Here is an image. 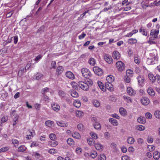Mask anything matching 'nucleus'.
<instances>
[{
	"mask_svg": "<svg viewBox=\"0 0 160 160\" xmlns=\"http://www.w3.org/2000/svg\"><path fill=\"white\" fill-rule=\"evenodd\" d=\"M48 152L51 154H53L57 152V151L56 149L53 148L51 149L48 150Z\"/></svg>",
	"mask_w": 160,
	"mask_h": 160,
	"instance_id": "obj_53",
	"label": "nucleus"
},
{
	"mask_svg": "<svg viewBox=\"0 0 160 160\" xmlns=\"http://www.w3.org/2000/svg\"><path fill=\"white\" fill-rule=\"evenodd\" d=\"M39 145L38 143L36 141H34L32 142L31 145L30 147L32 148L33 147H36Z\"/></svg>",
	"mask_w": 160,
	"mask_h": 160,
	"instance_id": "obj_51",
	"label": "nucleus"
},
{
	"mask_svg": "<svg viewBox=\"0 0 160 160\" xmlns=\"http://www.w3.org/2000/svg\"><path fill=\"white\" fill-rule=\"evenodd\" d=\"M147 92L148 94L151 96H153L155 95V92L152 88L149 87L147 89Z\"/></svg>",
	"mask_w": 160,
	"mask_h": 160,
	"instance_id": "obj_18",
	"label": "nucleus"
},
{
	"mask_svg": "<svg viewBox=\"0 0 160 160\" xmlns=\"http://www.w3.org/2000/svg\"><path fill=\"white\" fill-rule=\"evenodd\" d=\"M95 148L98 150L101 151L103 148V146L99 143H97L95 144Z\"/></svg>",
	"mask_w": 160,
	"mask_h": 160,
	"instance_id": "obj_20",
	"label": "nucleus"
},
{
	"mask_svg": "<svg viewBox=\"0 0 160 160\" xmlns=\"http://www.w3.org/2000/svg\"><path fill=\"white\" fill-rule=\"evenodd\" d=\"M147 141L149 143H151L153 142V139L151 137H148L147 138Z\"/></svg>",
	"mask_w": 160,
	"mask_h": 160,
	"instance_id": "obj_63",
	"label": "nucleus"
},
{
	"mask_svg": "<svg viewBox=\"0 0 160 160\" xmlns=\"http://www.w3.org/2000/svg\"><path fill=\"white\" fill-rule=\"evenodd\" d=\"M134 60L135 62L138 64H139L141 62L140 59L138 57H135L134 58Z\"/></svg>",
	"mask_w": 160,
	"mask_h": 160,
	"instance_id": "obj_49",
	"label": "nucleus"
},
{
	"mask_svg": "<svg viewBox=\"0 0 160 160\" xmlns=\"http://www.w3.org/2000/svg\"><path fill=\"white\" fill-rule=\"evenodd\" d=\"M76 115L77 117H80L83 115V113L81 111L77 110L76 112Z\"/></svg>",
	"mask_w": 160,
	"mask_h": 160,
	"instance_id": "obj_40",
	"label": "nucleus"
},
{
	"mask_svg": "<svg viewBox=\"0 0 160 160\" xmlns=\"http://www.w3.org/2000/svg\"><path fill=\"white\" fill-rule=\"evenodd\" d=\"M57 123L58 125L61 127H66L67 125V124L66 123L62 121H57Z\"/></svg>",
	"mask_w": 160,
	"mask_h": 160,
	"instance_id": "obj_25",
	"label": "nucleus"
},
{
	"mask_svg": "<svg viewBox=\"0 0 160 160\" xmlns=\"http://www.w3.org/2000/svg\"><path fill=\"white\" fill-rule=\"evenodd\" d=\"M45 124L48 127L51 128L54 126V122L53 121L47 120L46 121Z\"/></svg>",
	"mask_w": 160,
	"mask_h": 160,
	"instance_id": "obj_15",
	"label": "nucleus"
},
{
	"mask_svg": "<svg viewBox=\"0 0 160 160\" xmlns=\"http://www.w3.org/2000/svg\"><path fill=\"white\" fill-rule=\"evenodd\" d=\"M50 139L52 140H54L56 138V136L54 134L51 133L49 135Z\"/></svg>",
	"mask_w": 160,
	"mask_h": 160,
	"instance_id": "obj_50",
	"label": "nucleus"
},
{
	"mask_svg": "<svg viewBox=\"0 0 160 160\" xmlns=\"http://www.w3.org/2000/svg\"><path fill=\"white\" fill-rule=\"evenodd\" d=\"M93 70L94 72L98 76H101L103 73L102 70L98 67H94Z\"/></svg>",
	"mask_w": 160,
	"mask_h": 160,
	"instance_id": "obj_6",
	"label": "nucleus"
},
{
	"mask_svg": "<svg viewBox=\"0 0 160 160\" xmlns=\"http://www.w3.org/2000/svg\"><path fill=\"white\" fill-rule=\"evenodd\" d=\"M145 117L148 119H151L152 118V115L149 112H147L145 114Z\"/></svg>",
	"mask_w": 160,
	"mask_h": 160,
	"instance_id": "obj_48",
	"label": "nucleus"
},
{
	"mask_svg": "<svg viewBox=\"0 0 160 160\" xmlns=\"http://www.w3.org/2000/svg\"><path fill=\"white\" fill-rule=\"evenodd\" d=\"M106 80L107 82L111 83L114 81V77L112 75H109L107 77Z\"/></svg>",
	"mask_w": 160,
	"mask_h": 160,
	"instance_id": "obj_27",
	"label": "nucleus"
},
{
	"mask_svg": "<svg viewBox=\"0 0 160 160\" xmlns=\"http://www.w3.org/2000/svg\"><path fill=\"white\" fill-rule=\"evenodd\" d=\"M98 160H106V156L104 154L101 155L98 157Z\"/></svg>",
	"mask_w": 160,
	"mask_h": 160,
	"instance_id": "obj_56",
	"label": "nucleus"
},
{
	"mask_svg": "<svg viewBox=\"0 0 160 160\" xmlns=\"http://www.w3.org/2000/svg\"><path fill=\"white\" fill-rule=\"evenodd\" d=\"M138 122L141 124H144L146 122V120L145 118L143 117H140L137 119Z\"/></svg>",
	"mask_w": 160,
	"mask_h": 160,
	"instance_id": "obj_19",
	"label": "nucleus"
},
{
	"mask_svg": "<svg viewBox=\"0 0 160 160\" xmlns=\"http://www.w3.org/2000/svg\"><path fill=\"white\" fill-rule=\"evenodd\" d=\"M27 148L24 145H22L19 147L18 148V150L19 152H24L27 149Z\"/></svg>",
	"mask_w": 160,
	"mask_h": 160,
	"instance_id": "obj_26",
	"label": "nucleus"
},
{
	"mask_svg": "<svg viewBox=\"0 0 160 160\" xmlns=\"http://www.w3.org/2000/svg\"><path fill=\"white\" fill-rule=\"evenodd\" d=\"M82 149L81 148H78L75 150L76 152L78 154H80L82 152Z\"/></svg>",
	"mask_w": 160,
	"mask_h": 160,
	"instance_id": "obj_57",
	"label": "nucleus"
},
{
	"mask_svg": "<svg viewBox=\"0 0 160 160\" xmlns=\"http://www.w3.org/2000/svg\"><path fill=\"white\" fill-rule=\"evenodd\" d=\"M82 76L86 78H89L92 76V73L88 69L86 68H83L81 70Z\"/></svg>",
	"mask_w": 160,
	"mask_h": 160,
	"instance_id": "obj_2",
	"label": "nucleus"
},
{
	"mask_svg": "<svg viewBox=\"0 0 160 160\" xmlns=\"http://www.w3.org/2000/svg\"><path fill=\"white\" fill-rule=\"evenodd\" d=\"M130 77H131L127 76H125L124 77V79L125 82L127 83H129L131 81V79L130 78Z\"/></svg>",
	"mask_w": 160,
	"mask_h": 160,
	"instance_id": "obj_54",
	"label": "nucleus"
},
{
	"mask_svg": "<svg viewBox=\"0 0 160 160\" xmlns=\"http://www.w3.org/2000/svg\"><path fill=\"white\" fill-rule=\"evenodd\" d=\"M128 55L130 56L131 57L133 55V51L132 49H130L128 51Z\"/></svg>",
	"mask_w": 160,
	"mask_h": 160,
	"instance_id": "obj_64",
	"label": "nucleus"
},
{
	"mask_svg": "<svg viewBox=\"0 0 160 160\" xmlns=\"http://www.w3.org/2000/svg\"><path fill=\"white\" fill-rule=\"evenodd\" d=\"M93 84V82L91 80H89L85 82L80 81L78 82L79 87L85 91H87L89 89L90 86Z\"/></svg>",
	"mask_w": 160,
	"mask_h": 160,
	"instance_id": "obj_1",
	"label": "nucleus"
},
{
	"mask_svg": "<svg viewBox=\"0 0 160 160\" xmlns=\"http://www.w3.org/2000/svg\"><path fill=\"white\" fill-rule=\"evenodd\" d=\"M8 149L9 148L7 147L2 148L0 149V153L2 152H5L8 151Z\"/></svg>",
	"mask_w": 160,
	"mask_h": 160,
	"instance_id": "obj_55",
	"label": "nucleus"
},
{
	"mask_svg": "<svg viewBox=\"0 0 160 160\" xmlns=\"http://www.w3.org/2000/svg\"><path fill=\"white\" fill-rule=\"evenodd\" d=\"M72 136L77 139H79L81 138L80 134L76 132H74L72 133Z\"/></svg>",
	"mask_w": 160,
	"mask_h": 160,
	"instance_id": "obj_28",
	"label": "nucleus"
},
{
	"mask_svg": "<svg viewBox=\"0 0 160 160\" xmlns=\"http://www.w3.org/2000/svg\"><path fill=\"white\" fill-rule=\"evenodd\" d=\"M73 105L77 108H79L81 106V103L79 100H75L73 102Z\"/></svg>",
	"mask_w": 160,
	"mask_h": 160,
	"instance_id": "obj_17",
	"label": "nucleus"
},
{
	"mask_svg": "<svg viewBox=\"0 0 160 160\" xmlns=\"http://www.w3.org/2000/svg\"><path fill=\"white\" fill-rule=\"evenodd\" d=\"M93 105L96 108L99 107L100 106V103L99 101L97 99L94 100L92 101Z\"/></svg>",
	"mask_w": 160,
	"mask_h": 160,
	"instance_id": "obj_24",
	"label": "nucleus"
},
{
	"mask_svg": "<svg viewBox=\"0 0 160 160\" xmlns=\"http://www.w3.org/2000/svg\"><path fill=\"white\" fill-rule=\"evenodd\" d=\"M154 115L155 117L158 119H160V111L157 110L155 112Z\"/></svg>",
	"mask_w": 160,
	"mask_h": 160,
	"instance_id": "obj_45",
	"label": "nucleus"
},
{
	"mask_svg": "<svg viewBox=\"0 0 160 160\" xmlns=\"http://www.w3.org/2000/svg\"><path fill=\"white\" fill-rule=\"evenodd\" d=\"M159 32V30L156 29H152L151 31L150 35L158 37Z\"/></svg>",
	"mask_w": 160,
	"mask_h": 160,
	"instance_id": "obj_12",
	"label": "nucleus"
},
{
	"mask_svg": "<svg viewBox=\"0 0 160 160\" xmlns=\"http://www.w3.org/2000/svg\"><path fill=\"white\" fill-rule=\"evenodd\" d=\"M52 108L54 111L58 112L60 110V106L57 103H54L52 104Z\"/></svg>",
	"mask_w": 160,
	"mask_h": 160,
	"instance_id": "obj_9",
	"label": "nucleus"
},
{
	"mask_svg": "<svg viewBox=\"0 0 160 160\" xmlns=\"http://www.w3.org/2000/svg\"><path fill=\"white\" fill-rule=\"evenodd\" d=\"M126 76L132 77L133 75V71L130 69L127 70L126 71Z\"/></svg>",
	"mask_w": 160,
	"mask_h": 160,
	"instance_id": "obj_29",
	"label": "nucleus"
},
{
	"mask_svg": "<svg viewBox=\"0 0 160 160\" xmlns=\"http://www.w3.org/2000/svg\"><path fill=\"white\" fill-rule=\"evenodd\" d=\"M112 85L111 82H106L105 83V88L106 89L107 88L109 90H112Z\"/></svg>",
	"mask_w": 160,
	"mask_h": 160,
	"instance_id": "obj_22",
	"label": "nucleus"
},
{
	"mask_svg": "<svg viewBox=\"0 0 160 160\" xmlns=\"http://www.w3.org/2000/svg\"><path fill=\"white\" fill-rule=\"evenodd\" d=\"M63 69V68L62 66H58L56 70L57 72L59 74H61L62 72Z\"/></svg>",
	"mask_w": 160,
	"mask_h": 160,
	"instance_id": "obj_39",
	"label": "nucleus"
},
{
	"mask_svg": "<svg viewBox=\"0 0 160 160\" xmlns=\"http://www.w3.org/2000/svg\"><path fill=\"white\" fill-rule=\"evenodd\" d=\"M119 112L120 114L122 116L125 115L126 113V111L124 108H121L119 109Z\"/></svg>",
	"mask_w": 160,
	"mask_h": 160,
	"instance_id": "obj_32",
	"label": "nucleus"
},
{
	"mask_svg": "<svg viewBox=\"0 0 160 160\" xmlns=\"http://www.w3.org/2000/svg\"><path fill=\"white\" fill-rule=\"evenodd\" d=\"M135 141L134 139L131 137L128 138L127 140V142L129 144H133Z\"/></svg>",
	"mask_w": 160,
	"mask_h": 160,
	"instance_id": "obj_33",
	"label": "nucleus"
},
{
	"mask_svg": "<svg viewBox=\"0 0 160 160\" xmlns=\"http://www.w3.org/2000/svg\"><path fill=\"white\" fill-rule=\"evenodd\" d=\"M123 98L126 102H127L128 103H131L132 102V100L131 99L128 97V96H124L123 97Z\"/></svg>",
	"mask_w": 160,
	"mask_h": 160,
	"instance_id": "obj_30",
	"label": "nucleus"
},
{
	"mask_svg": "<svg viewBox=\"0 0 160 160\" xmlns=\"http://www.w3.org/2000/svg\"><path fill=\"white\" fill-rule=\"evenodd\" d=\"M51 145L52 147H55L58 144V142L55 141L54 140H52V141L51 142Z\"/></svg>",
	"mask_w": 160,
	"mask_h": 160,
	"instance_id": "obj_60",
	"label": "nucleus"
},
{
	"mask_svg": "<svg viewBox=\"0 0 160 160\" xmlns=\"http://www.w3.org/2000/svg\"><path fill=\"white\" fill-rule=\"evenodd\" d=\"M137 79L139 84L140 85H142L144 81L143 76L139 75L137 77Z\"/></svg>",
	"mask_w": 160,
	"mask_h": 160,
	"instance_id": "obj_14",
	"label": "nucleus"
},
{
	"mask_svg": "<svg viewBox=\"0 0 160 160\" xmlns=\"http://www.w3.org/2000/svg\"><path fill=\"white\" fill-rule=\"evenodd\" d=\"M87 141L88 144L90 146H93L95 145V141L92 138H90L88 139Z\"/></svg>",
	"mask_w": 160,
	"mask_h": 160,
	"instance_id": "obj_37",
	"label": "nucleus"
},
{
	"mask_svg": "<svg viewBox=\"0 0 160 160\" xmlns=\"http://www.w3.org/2000/svg\"><path fill=\"white\" fill-rule=\"evenodd\" d=\"M141 103L144 105H147L150 103V100L147 97H144L141 100Z\"/></svg>",
	"mask_w": 160,
	"mask_h": 160,
	"instance_id": "obj_8",
	"label": "nucleus"
},
{
	"mask_svg": "<svg viewBox=\"0 0 160 160\" xmlns=\"http://www.w3.org/2000/svg\"><path fill=\"white\" fill-rule=\"evenodd\" d=\"M116 67L117 70L120 72H122L125 69L124 64L122 61H118L116 63Z\"/></svg>",
	"mask_w": 160,
	"mask_h": 160,
	"instance_id": "obj_4",
	"label": "nucleus"
},
{
	"mask_svg": "<svg viewBox=\"0 0 160 160\" xmlns=\"http://www.w3.org/2000/svg\"><path fill=\"white\" fill-rule=\"evenodd\" d=\"M12 142L15 147H18L19 144V142L18 140L16 139H13L12 140Z\"/></svg>",
	"mask_w": 160,
	"mask_h": 160,
	"instance_id": "obj_44",
	"label": "nucleus"
},
{
	"mask_svg": "<svg viewBox=\"0 0 160 160\" xmlns=\"http://www.w3.org/2000/svg\"><path fill=\"white\" fill-rule=\"evenodd\" d=\"M43 78V75L41 73H38L36 75V79L39 80Z\"/></svg>",
	"mask_w": 160,
	"mask_h": 160,
	"instance_id": "obj_43",
	"label": "nucleus"
},
{
	"mask_svg": "<svg viewBox=\"0 0 160 160\" xmlns=\"http://www.w3.org/2000/svg\"><path fill=\"white\" fill-rule=\"evenodd\" d=\"M88 62L91 65L94 66L95 64V60L94 58H92L89 60Z\"/></svg>",
	"mask_w": 160,
	"mask_h": 160,
	"instance_id": "obj_46",
	"label": "nucleus"
},
{
	"mask_svg": "<svg viewBox=\"0 0 160 160\" xmlns=\"http://www.w3.org/2000/svg\"><path fill=\"white\" fill-rule=\"evenodd\" d=\"M24 71V68H23L22 69H20L18 72V76L20 77H21L22 76L23 73V72Z\"/></svg>",
	"mask_w": 160,
	"mask_h": 160,
	"instance_id": "obj_62",
	"label": "nucleus"
},
{
	"mask_svg": "<svg viewBox=\"0 0 160 160\" xmlns=\"http://www.w3.org/2000/svg\"><path fill=\"white\" fill-rule=\"evenodd\" d=\"M104 59L105 61L108 64H112L113 63V60L110 55L105 54L104 55Z\"/></svg>",
	"mask_w": 160,
	"mask_h": 160,
	"instance_id": "obj_5",
	"label": "nucleus"
},
{
	"mask_svg": "<svg viewBox=\"0 0 160 160\" xmlns=\"http://www.w3.org/2000/svg\"><path fill=\"white\" fill-rule=\"evenodd\" d=\"M160 153L157 151H155L153 153V157L154 159L158 160L160 158Z\"/></svg>",
	"mask_w": 160,
	"mask_h": 160,
	"instance_id": "obj_23",
	"label": "nucleus"
},
{
	"mask_svg": "<svg viewBox=\"0 0 160 160\" xmlns=\"http://www.w3.org/2000/svg\"><path fill=\"white\" fill-rule=\"evenodd\" d=\"M97 153L96 151L93 150L91 152V157L93 158H95L97 156Z\"/></svg>",
	"mask_w": 160,
	"mask_h": 160,
	"instance_id": "obj_41",
	"label": "nucleus"
},
{
	"mask_svg": "<svg viewBox=\"0 0 160 160\" xmlns=\"http://www.w3.org/2000/svg\"><path fill=\"white\" fill-rule=\"evenodd\" d=\"M42 56L41 55H39L36 57L35 59H33V60L35 61L38 62L42 58Z\"/></svg>",
	"mask_w": 160,
	"mask_h": 160,
	"instance_id": "obj_58",
	"label": "nucleus"
},
{
	"mask_svg": "<svg viewBox=\"0 0 160 160\" xmlns=\"http://www.w3.org/2000/svg\"><path fill=\"white\" fill-rule=\"evenodd\" d=\"M94 128L96 129H100L101 127V124L98 122H96L93 124Z\"/></svg>",
	"mask_w": 160,
	"mask_h": 160,
	"instance_id": "obj_31",
	"label": "nucleus"
},
{
	"mask_svg": "<svg viewBox=\"0 0 160 160\" xmlns=\"http://www.w3.org/2000/svg\"><path fill=\"white\" fill-rule=\"evenodd\" d=\"M66 76L69 79H73L75 76L70 71H68L66 73Z\"/></svg>",
	"mask_w": 160,
	"mask_h": 160,
	"instance_id": "obj_13",
	"label": "nucleus"
},
{
	"mask_svg": "<svg viewBox=\"0 0 160 160\" xmlns=\"http://www.w3.org/2000/svg\"><path fill=\"white\" fill-rule=\"evenodd\" d=\"M8 119V117L7 116H4L2 118L1 120L2 122L4 123L7 121Z\"/></svg>",
	"mask_w": 160,
	"mask_h": 160,
	"instance_id": "obj_61",
	"label": "nucleus"
},
{
	"mask_svg": "<svg viewBox=\"0 0 160 160\" xmlns=\"http://www.w3.org/2000/svg\"><path fill=\"white\" fill-rule=\"evenodd\" d=\"M30 134L27 135L26 136V138L28 140L30 139L32 137H33L35 135V132L34 131L30 132Z\"/></svg>",
	"mask_w": 160,
	"mask_h": 160,
	"instance_id": "obj_36",
	"label": "nucleus"
},
{
	"mask_svg": "<svg viewBox=\"0 0 160 160\" xmlns=\"http://www.w3.org/2000/svg\"><path fill=\"white\" fill-rule=\"evenodd\" d=\"M127 92L129 95H134L136 94L135 91L131 87H128L127 88Z\"/></svg>",
	"mask_w": 160,
	"mask_h": 160,
	"instance_id": "obj_10",
	"label": "nucleus"
},
{
	"mask_svg": "<svg viewBox=\"0 0 160 160\" xmlns=\"http://www.w3.org/2000/svg\"><path fill=\"white\" fill-rule=\"evenodd\" d=\"M67 143L70 146L73 145L74 144V142L73 140L71 138H68L67 140Z\"/></svg>",
	"mask_w": 160,
	"mask_h": 160,
	"instance_id": "obj_35",
	"label": "nucleus"
},
{
	"mask_svg": "<svg viewBox=\"0 0 160 160\" xmlns=\"http://www.w3.org/2000/svg\"><path fill=\"white\" fill-rule=\"evenodd\" d=\"M97 84L99 87L102 91L103 92L106 91V88L101 82L98 81L97 82Z\"/></svg>",
	"mask_w": 160,
	"mask_h": 160,
	"instance_id": "obj_16",
	"label": "nucleus"
},
{
	"mask_svg": "<svg viewBox=\"0 0 160 160\" xmlns=\"http://www.w3.org/2000/svg\"><path fill=\"white\" fill-rule=\"evenodd\" d=\"M150 55H154L153 58H148L147 60V62L149 64H155L158 60V58L155 56L153 53H151Z\"/></svg>",
	"mask_w": 160,
	"mask_h": 160,
	"instance_id": "obj_3",
	"label": "nucleus"
},
{
	"mask_svg": "<svg viewBox=\"0 0 160 160\" xmlns=\"http://www.w3.org/2000/svg\"><path fill=\"white\" fill-rule=\"evenodd\" d=\"M128 43L131 44H133L137 43V40L136 39L131 38L128 39Z\"/></svg>",
	"mask_w": 160,
	"mask_h": 160,
	"instance_id": "obj_34",
	"label": "nucleus"
},
{
	"mask_svg": "<svg viewBox=\"0 0 160 160\" xmlns=\"http://www.w3.org/2000/svg\"><path fill=\"white\" fill-rule=\"evenodd\" d=\"M112 57L114 60H117L120 59L121 55L118 51H115L113 52Z\"/></svg>",
	"mask_w": 160,
	"mask_h": 160,
	"instance_id": "obj_7",
	"label": "nucleus"
},
{
	"mask_svg": "<svg viewBox=\"0 0 160 160\" xmlns=\"http://www.w3.org/2000/svg\"><path fill=\"white\" fill-rule=\"evenodd\" d=\"M139 31L143 35L147 36L148 33V32L147 31L145 28L142 27L139 29Z\"/></svg>",
	"mask_w": 160,
	"mask_h": 160,
	"instance_id": "obj_11",
	"label": "nucleus"
},
{
	"mask_svg": "<svg viewBox=\"0 0 160 160\" xmlns=\"http://www.w3.org/2000/svg\"><path fill=\"white\" fill-rule=\"evenodd\" d=\"M77 127H78V129L80 131H82L83 129V126L81 123L79 124L78 125Z\"/></svg>",
	"mask_w": 160,
	"mask_h": 160,
	"instance_id": "obj_59",
	"label": "nucleus"
},
{
	"mask_svg": "<svg viewBox=\"0 0 160 160\" xmlns=\"http://www.w3.org/2000/svg\"><path fill=\"white\" fill-rule=\"evenodd\" d=\"M70 94L72 97L74 98H77L78 96V93L74 90L71 91Z\"/></svg>",
	"mask_w": 160,
	"mask_h": 160,
	"instance_id": "obj_38",
	"label": "nucleus"
},
{
	"mask_svg": "<svg viewBox=\"0 0 160 160\" xmlns=\"http://www.w3.org/2000/svg\"><path fill=\"white\" fill-rule=\"evenodd\" d=\"M137 130H138L140 131H142L145 129V128L144 126L142 125H138V126H137Z\"/></svg>",
	"mask_w": 160,
	"mask_h": 160,
	"instance_id": "obj_47",
	"label": "nucleus"
},
{
	"mask_svg": "<svg viewBox=\"0 0 160 160\" xmlns=\"http://www.w3.org/2000/svg\"><path fill=\"white\" fill-rule=\"evenodd\" d=\"M109 121L114 126H117L118 124V123L117 121L114 118H109Z\"/></svg>",
	"mask_w": 160,
	"mask_h": 160,
	"instance_id": "obj_21",
	"label": "nucleus"
},
{
	"mask_svg": "<svg viewBox=\"0 0 160 160\" xmlns=\"http://www.w3.org/2000/svg\"><path fill=\"white\" fill-rule=\"evenodd\" d=\"M90 135L92 138L94 139H97L98 138L97 135L94 132H91L90 133Z\"/></svg>",
	"mask_w": 160,
	"mask_h": 160,
	"instance_id": "obj_52",
	"label": "nucleus"
},
{
	"mask_svg": "<svg viewBox=\"0 0 160 160\" xmlns=\"http://www.w3.org/2000/svg\"><path fill=\"white\" fill-rule=\"evenodd\" d=\"M148 78L152 82H154L155 80V77L152 74L149 73L148 74Z\"/></svg>",
	"mask_w": 160,
	"mask_h": 160,
	"instance_id": "obj_42",
	"label": "nucleus"
}]
</instances>
